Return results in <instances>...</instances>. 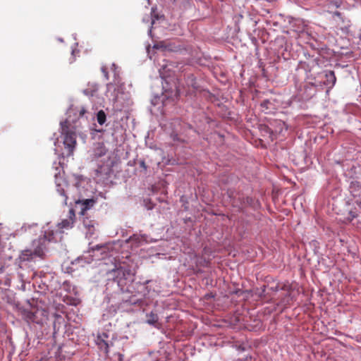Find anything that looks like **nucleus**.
Masks as SVG:
<instances>
[{
	"instance_id": "f257e3e1",
	"label": "nucleus",
	"mask_w": 361,
	"mask_h": 361,
	"mask_svg": "<svg viewBox=\"0 0 361 361\" xmlns=\"http://www.w3.org/2000/svg\"><path fill=\"white\" fill-rule=\"evenodd\" d=\"M87 111L85 106L69 107L65 121H60L61 142H54L55 154L63 158L73 155L76 145V136L83 135L82 130L88 127Z\"/></svg>"
},
{
	"instance_id": "f03ea898",
	"label": "nucleus",
	"mask_w": 361,
	"mask_h": 361,
	"mask_svg": "<svg viewBox=\"0 0 361 361\" xmlns=\"http://www.w3.org/2000/svg\"><path fill=\"white\" fill-rule=\"evenodd\" d=\"M73 222L69 220H63L58 226L47 223L42 226L40 233L37 238L32 240L29 248L21 251L19 255L20 263L35 261L37 258H44L47 253L52 248V245L61 241L63 231L61 228L72 227Z\"/></svg>"
},
{
	"instance_id": "7ed1b4c3",
	"label": "nucleus",
	"mask_w": 361,
	"mask_h": 361,
	"mask_svg": "<svg viewBox=\"0 0 361 361\" xmlns=\"http://www.w3.org/2000/svg\"><path fill=\"white\" fill-rule=\"evenodd\" d=\"M105 293L107 296L130 292V283L133 281L134 273L131 269L121 265L114 264V268L106 272Z\"/></svg>"
},
{
	"instance_id": "20e7f679",
	"label": "nucleus",
	"mask_w": 361,
	"mask_h": 361,
	"mask_svg": "<svg viewBox=\"0 0 361 361\" xmlns=\"http://www.w3.org/2000/svg\"><path fill=\"white\" fill-rule=\"evenodd\" d=\"M160 82L162 86V92L161 94H154L151 99V104L154 109L160 112L161 114H164V108L173 102V97L175 95L176 86L172 82V80L169 78L170 73L165 76L164 73L159 70Z\"/></svg>"
},
{
	"instance_id": "39448f33",
	"label": "nucleus",
	"mask_w": 361,
	"mask_h": 361,
	"mask_svg": "<svg viewBox=\"0 0 361 361\" xmlns=\"http://www.w3.org/2000/svg\"><path fill=\"white\" fill-rule=\"evenodd\" d=\"M75 187L79 193L78 199L73 198L74 204H75L76 209H79V215L85 216V212L92 208L97 202V198L94 196L89 195L85 189V185H88V182L82 176H75Z\"/></svg>"
},
{
	"instance_id": "423d86ee",
	"label": "nucleus",
	"mask_w": 361,
	"mask_h": 361,
	"mask_svg": "<svg viewBox=\"0 0 361 361\" xmlns=\"http://www.w3.org/2000/svg\"><path fill=\"white\" fill-rule=\"evenodd\" d=\"M33 286L38 293L45 295L59 290L61 282L54 273H40L35 276Z\"/></svg>"
},
{
	"instance_id": "0eeeda50",
	"label": "nucleus",
	"mask_w": 361,
	"mask_h": 361,
	"mask_svg": "<svg viewBox=\"0 0 361 361\" xmlns=\"http://www.w3.org/2000/svg\"><path fill=\"white\" fill-rule=\"evenodd\" d=\"M56 172L54 173L55 177V183H56V192L59 194V195L61 197V202L63 205H69L71 206V208L69 209V214L70 218L71 219L73 216H75V214L77 213L79 215V211L80 209H76L75 204L74 207H72V202H70L69 204L68 203V197L67 195V188H68V185L61 176V169H59V167H56Z\"/></svg>"
},
{
	"instance_id": "6e6552de",
	"label": "nucleus",
	"mask_w": 361,
	"mask_h": 361,
	"mask_svg": "<svg viewBox=\"0 0 361 361\" xmlns=\"http://www.w3.org/2000/svg\"><path fill=\"white\" fill-rule=\"evenodd\" d=\"M180 121L178 118L172 119L162 118L159 121V126L166 134H169L170 137L174 142H179L180 139L178 137V132Z\"/></svg>"
},
{
	"instance_id": "1a4fd4ad",
	"label": "nucleus",
	"mask_w": 361,
	"mask_h": 361,
	"mask_svg": "<svg viewBox=\"0 0 361 361\" xmlns=\"http://www.w3.org/2000/svg\"><path fill=\"white\" fill-rule=\"evenodd\" d=\"M150 282V280H147L140 285L142 290L138 293V295H131L128 298H123L122 301L124 304L135 305V306H142L145 303V298L149 293V290H148L146 285Z\"/></svg>"
},
{
	"instance_id": "9d476101",
	"label": "nucleus",
	"mask_w": 361,
	"mask_h": 361,
	"mask_svg": "<svg viewBox=\"0 0 361 361\" xmlns=\"http://www.w3.org/2000/svg\"><path fill=\"white\" fill-rule=\"evenodd\" d=\"M114 91L116 94L111 99L114 108L116 110L120 111L130 104V95L128 93L121 92V87H118Z\"/></svg>"
},
{
	"instance_id": "9b49d317",
	"label": "nucleus",
	"mask_w": 361,
	"mask_h": 361,
	"mask_svg": "<svg viewBox=\"0 0 361 361\" xmlns=\"http://www.w3.org/2000/svg\"><path fill=\"white\" fill-rule=\"evenodd\" d=\"M107 149L103 142H94L88 150V157L91 161H96L106 154Z\"/></svg>"
},
{
	"instance_id": "f8f14e48",
	"label": "nucleus",
	"mask_w": 361,
	"mask_h": 361,
	"mask_svg": "<svg viewBox=\"0 0 361 361\" xmlns=\"http://www.w3.org/2000/svg\"><path fill=\"white\" fill-rule=\"evenodd\" d=\"M122 242L120 241H113L112 243H109L106 244H99L95 246L91 247L90 249L92 252L100 251L102 255H104L107 256V252L113 250L114 245H118V247L122 246Z\"/></svg>"
},
{
	"instance_id": "ddd939ff",
	"label": "nucleus",
	"mask_w": 361,
	"mask_h": 361,
	"mask_svg": "<svg viewBox=\"0 0 361 361\" xmlns=\"http://www.w3.org/2000/svg\"><path fill=\"white\" fill-rule=\"evenodd\" d=\"M126 243L132 242L134 243L135 246H140L144 243H149L152 242H156V240H153L152 238H150L146 234H133L129 238L126 240Z\"/></svg>"
},
{
	"instance_id": "4468645a",
	"label": "nucleus",
	"mask_w": 361,
	"mask_h": 361,
	"mask_svg": "<svg viewBox=\"0 0 361 361\" xmlns=\"http://www.w3.org/2000/svg\"><path fill=\"white\" fill-rule=\"evenodd\" d=\"M185 82L188 87H192L195 91L201 92L204 90L200 80H198L192 73L185 75Z\"/></svg>"
},
{
	"instance_id": "2eb2a0df",
	"label": "nucleus",
	"mask_w": 361,
	"mask_h": 361,
	"mask_svg": "<svg viewBox=\"0 0 361 361\" xmlns=\"http://www.w3.org/2000/svg\"><path fill=\"white\" fill-rule=\"evenodd\" d=\"M349 192L355 200H361V182L356 180H351Z\"/></svg>"
},
{
	"instance_id": "dca6fc26",
	"label": "nucleus",
	"mask_w": 361,
	"mask_h": 361,
	"mask_svg": "<svg viewBox=\"0 0 361 361\" xmlns=\"http://www.w3.org/2000/svg\"><path fill=\"white\" fill-rule=\"evenodd\" d=\"M82 217L83 226L87 229L86 237L88 235L92 237L94 233V224L95 221L85 216H80Z\"/></svg>"
},
{
	"instance_id": "f3484780",
	"label": "nucleus",
	"mask_w": 361,
	"mask_h": 361,
	"mask_svg": "<svg viewBox=\"0 0 361 361\" xmlns=\"http://www.w3.org/2000/svg\"><path fill=\"white\" fill-rule=\"evenodd\" d=\"M325 80L323 81L324 84L328 87L331 89L336 84V78L333 71H324Z\"/></svg>"
},
{
	"instance_id": "a211bd4d",
	"label": "nucleus",
	"mask_w": 361,
	"mask_h": 361,
	"mask_svg": "<svg viewBox=\"0 0 361 361\" xmlns=\"http://www.w3.org/2000/svg\"><path fill=\"white\" fill-rule=\"evenodd\" d=\"M38 227V224L37 223H25L21 226V228L17 231L18 233H32V232L36 231Z\"/></svg>"
},
{
	"instance_id": "6ab92c4d",
	"label": "nucleus",
	"mask_w": 361,
	"mask_h": 361,
	"mask_svg": "<svg viewBox=\"0 0 361 361\" xmlns=\"http://www.w3.org/2000/svg\"><path fill=\"white\" fill-rule=\"evenodd\" d=\"M161 47L165 51L177 52L181 49L180 45H176L171 42L164 41L161 42Z\"/></svg>"
},
{
	"instance_id": "aec40b11",
	"label": "nucleus",
	"mask_w": 361,
	"mask_h": 361,
	"mask_svg": "<svg viewBox=\"0 0 361 361\" xmlns=\"http://www.w3.org/2000/svg\"><path fill=\"white\" fill-rule=\"evenodd\" d=\"M59 290H63L69 294H76V288L75 286H73L68 281H64L62 283H61V287Z\"/></svg>"
},
{
	"instance_id": "412c9836",
	"label": "nucleus",
	"mask_w": 361,
	"mask_h": 361,
	"mask_svg": "<svg viewBox=\"0 0 361 361\" xmlns=\"http://www.w3.org/2000/svg\"><path fill=\"white\" fill-rule=\"evenodd\" d=\"M96 343L100 349L103 350L105 353H108L109 346L113 345L111 341L104 340V338H99V336L97 337Z\"/></svg>"
},
{
	"instance_id": "4be33fe9",
	"label": "nucleus",
	"mask_w": 361,
	"mask_h": 361,
	"mask_svg": "<svg viewBox=\"0 0 361 361\" xmlns=\"http://www.w3.org/2000/svg\"><path fill=\"white\" fill-rule=\"evenodd\" d=\"M158 320L159 316L157 314L154 313L152 311L150 313L147 314V324L156 327L158 323Z\"/></svg>"
},
{
	"instance_id": "5701e85b",
	"label": "nucleus",
	"mask_w": 361,
	"mask_h": 361,
	"mask_svg": "<svg viewBox=\"0 0 361 361\" xmlns=\"http://www.w3.org/2000/svg\"><path fill=\"white\" fill-rule=\"evenodd\" d=\"M92 260H93V259L91 257L90 255L88 257H86L85 256H80V257H78L77 259H75L72 262V264H79L80 266L84 267V265L85 264H90Z\"/></svg>"
},
{
	"instance_id": "b1692460",
	"label": "nucleus",
	"mask_w": 361,
	"mask_h": 361,
	"mask_svg": "<svg viewBox=\"0 0 361 361\" xmlns=\"http://www.w3.org/2000/svg\"><path fill=\"white\" fill-rule=\"evenodd\" d=\"M98 85L96 83L92 84L90 87L83 90L82 92L87 97H93L98 91Z\"/></svg>"
},
{
	"instance_id": "393cba45",
	"label": "nucleus",
	"mask_w": 361,
	"mask_h": 361,
	"mask_svg": "<svg viewBox=\"0 0 361 361\" xmlns=\"http://www.w3.org/2000/svg\"><path fill=\"white\" fill-rule=\"evenodd\" d=\"M22 315L27 322H35V315L32 312L23 309L22 310Z\"/></svg>"
},
{
	"instance_id": "a878e982",
	"label": "nucleus",
	"mask_w": 361,
	"mask_h": 361,
	"mask_svg": "<svg viewBox=\"0 0 361 361\" xmlns=\"http://www.w3.org/2000/svg\"><path fill=\"white\" fill-rule=\"evenodd\" d=\"M97 121L101 126L104 125L106 121V114L103 110H99L97 113Z\"/></svg>"
},
{
	"instance_id": "bb28decb",
	"label": "nucleus",
	"mask_w": 361,
	"mask_h": 361,
	"mask_svg": "<svg viewBox=\"0 0 361 361\" xmlns=\"http://www.w3.org/2000/svg\"><path fill=\"white\" fill-rule=\"evenodd\" d=\"M118 66L114 63H113L111 64V70L114 73V81L115 82H118V78L119 77V71H118Z\"/></svg>"
},
{
	"instance_id": "cd10ccee",
	"label": "nucleus",
	"mask_w": 361,
	"mask_h": 361,
	"mask_svg": "<svg viewBox=\"0 0 361 361\" xmlns=\"http://www.w3.org/2000/svg\"><path fill=\"white\" fill-rule=\"evenodd\" d=\"M343 0H329V8H340L342 5Z\"/></svg>"
},
{
	"instance_id": "c85d7f7f",
	"label": "nucleus",
	"mask_w": 361,
	"mask_h": 361,
	"mask_svg": "<svg viewBox=\"0 0 361 361\" xmlns=\"http://www.w3.org/2000/svg\"><path fill=\"white\" fill-rule=\"evenodd\" d=\"M4 269H5V267L1 263H0V284H2L4 283L6 285H8V283L6 282V281H4V278L2 277V276L4 274Z\"/></svg>"
},
{
	"instance_id": "c756f323",
	"label": "nucleus",
	"mask_w": 361,
	"mask_h": 361,
	"mask_svg": "<svg viewBox=\"0 0 361 361\" xmlns=\"http://www.w3.org/2000/svg\"><path fill=\"white\" fill-rule=\"evenodd\" d=\"M78 51H79L75 47H72L71 58L70 59V63H72L75 61V53L78 52Z\"/></svg>"
},
{
	"instance_id": "7c9ffc66",
	"label": "nucleus",
	"mask_w": 361,
	"mask_h": 361,
	"mask_svg": "<svg viewBox=\"0 0 361 361\" xmlns=\"http://www.w3.org/2000/svg\"><path fill=\"white\" fill-rule=\"evenodd\" d=\"M138 164H139L140 168H142L145 172L147 171V166L144 159H140L138 161Z\"/></svg>"
},
{
	"instance_id": "2f4dec72",
	"label": "nucleus",
	"mask_w": 361,
	"mask_h": 361,
	"mask_svg": "<svg viewBox=\"0 0 361 361\" xmlns=\"http://www.w3.org/2000/svg\"><path fill=\"white\" fill-rule=\"evenodd\" d=\"M151 24L153 25L155 22V20H157L159 18L158 15L154 13V8H152V13H151Z\"/></svg>"
},
{
	"instance_id": "473e14b6",
	"label": "nucleus",
	"mask_w": 361,
	"mask_h": 361,
	"mask_svg": "<svg viewBox=\"0 0 361 361\" xmlns=\"http://www.w3.org/2000/svg\"><path fill=\"white\" fill-rule=\"evenodd\" d=\"M269 104H271V102L269 99H264L262 102L261 106L263 109H268Z\"/></svg>"
},
{
	"instance_id": "72a5a7b5",
	"label": "nucleus",
	"mask_w": 361,
	"mask_h": 361,
	"mask_svg": "<svg viewBox=\"0 0 361 361\" xmlns=\"http://www.w3.org/2000/svg\"><path fill=\"white\" fill-rule=\"evenodd\" d=\"M253 202V199L250 197H246L245 198L243 199V203H246L249 205H252Z\"/></svg>"
},
{
	"instance_id": "f704fd0d",
	"label": "nucleus",
	"mask_w": 361,
	"mask_h": 361,
	"mask_svg": "<svg viewBox=\"0 0 361 361\" xmlns=\"http://www.w3.org/2000/svg\"><path fill=\"white\" fill-rule=\"evenodd\" d=\"M98 336H99V338H104V340H108V338H109L108 334L105 333V332H103L102 334H99Z\"/></svg>"
},
{
	"instance_id": "c9c22d12",
	"label": "nucleus",
	"mask_w": 361,
	"mask_h": 361,
	"mask_svg": "<svg viewBox=\"0 0 361 361\" xmlns=\"http://www.w3.org/2000/svg\"><path fill=\"white\" fill-rule=\"evenodd\" d=\"M102 72L103 73L105 79L108 80L109 79L108 72L106 71V69L104 67L102 68Z\"/></svg>"
},
{
	"instance_id": "e433bc0d",
	"label": "nucleus",
	"mask_w": 361,
	"mask_h": 361,
	"mask_svg": "<svg viewBox=\"0 0 361 361\" xmlns=\"http://www.w3.org/2000/svg\"><path fill=\"white\" fill-rule=\"evenodd\" d=\"M252 359V357L250 355H247L244 358H238L237 360H235V361H248V360H250Z\"/></svg>"
},
{
	"instance_id": "4c0bfd02",
	"label": "nucleus",
	"mask_w": 361,
	"mask_h": 361,
	"mask_svg": "<svg viewBox=\"0 0 361 361\" xmlns=\"http://www.w3.org/2000/svg\"><path fill=\"white\" fill-rule=\"evenodd\" d=\"M27 286H30V283H23L20 286V289L23 290V291H25L26 289H27Z\"/></svg>"
},
{
	"instance_id": "58836bf2",
	"label": "nucleus",
	"mask_w": 361,
	"mask_h": 361,
	"mask_svg": "<svg viewBox=\"0 0 361 361\" xmlns=\"http://www.w3.org/2000/svg\"><path fill=\"white\" fill-rule=\"evenodd\" d=\"M349 214L351 216V219H353L357 217V214L353 211H350Z\"/></svg>"
},
{
	"instance_id": "ea45409f",
	"label": "nucleus",
	"mask_w": 361,
	"mask_h": 361,
	"mask_svg": "<svg viewBox=\"0 0 361 361\" xmlns=\"http://www.w3.org/2000/svg\"><path fill=\"white\" fill-rule=\"evenodd\" d=\"M333 16H337V17H338L341 19V17H342L341 13L339 12V11H337L333 13Z\"/></svg>"
},
{
	"instance_id": "a19ab883",
	"label": "nucleus",
	"mask_w": 361,
	"mask_h": 361,
	"mask_svg": "<svg viewBox=\"0 0 361 361\" xmlns=\"http://www.w3.org/2000/svg\"><path fill=\"white\" fill-rule=\"evenodd\" d=\"M355 203L361 208V199L360 200H355Z\"/></svg>"
},
{
	"instance_id": "79ce46f5",
	"label": "nucleus",
	"mask_w": 361,
	"mask_h": 361,
	"mask_svg": "<svg viewBox=\"0 0 361 361\" xmlns=\"http://www.w3.org/2000/svg\"><path fill=\"white\" fill-rule=\"evenodd\" d=\"M245 350V348L241 345H239L238 348V350H239V351H244Z\"/></svg>"
},
{
	"instance_id": "37998d69",
	"label": "nucleus",
	"mask_w": 361,
	"mask_h": 361,
	"mask_svg": "<svg viewBox=\"0 0 361 361\" xmlns=\"http://www.w3.org/2000/svg\"><path fill=\"white\" fill-rule=\"evenodd\" d=\"M123 355L121 354H118V360L121 361L123 360Z\"/></svg>"
},
{
	"instance_id": "c03bdc74",
	"label": "nucleus",
	"mask_w": 361,
	"mask_h": 361,
	"mask_svg": "<svg viewBox=\"0 0 361 361\" xmlns=\"http://www.w3.org/2000/svg\"><path fill=\"white\" fill-rule=\"evenodd\" d=\"M57 40L59 42H63V39L62 37H57Z\"/></svg>"
},
{
	"instance_id": "a18cd8bd",
	"label": "nucleus",
	"mask_w": 361,
	"mask_h": 361,
	"mask_svg": "<svg viewBox=\"0 0 361 361\" xmlns=\"http://www.w3.org/2000/svg\"><path fill=\"white\" fill-rule=\"evenodd\" d=\"M148 34H149V35H151V34H152V27H150V28L149 29V30H148Z\"/></svg>"
},
{
	"instance_id": "49530a36",
	"label": "nucleus",
	"mask_w": 361,
	"mask_h": 361,
	"mask_svg": "<svg viewBox=\"0 0 361 361\" xmlns=\"http://www.w3.org/2000/svg\"><path fill=\"white\" fill-rule=\"evenodd\" d=\"M271 290L276 291L278 290V288L277 286H276L275 288H271Z\"/></svg>"
},
{
	"instance_id": "de8ad7c7",
	"label": "nucleus",
	"mask_w": 361,
	"mask_h": 361,
	"mask_svg": "<svg viewBox=\"0 0 361 361\" xmlns=\"http://www.w3.org/2000/svg\"><path fill=\"white\" fill-rule=\"evenodd\" d=\"M73 38H74L75 39H76V35H75V34H73Z\"/></svg>"
},
{
	"instance_id": "09e8293b",
	"label": "nucleus",
	"mask_w": 361,
	"mask_h": 361,
	"mask_svg": "<svg viewBox=\"0 0 361 361\" xmlns=\"http://www.w3.org/2000/svg\"><path fill=\"white\" fill-rule=\"evenodd\" d=\"M143 21H147L148 22V19H146L145 18H143Z\"/></svg>"
},
{
	"instance_id": "8fccbe9b",
	"label": "nucleus",
	"mask_w": 361,
	"mask_h": 361,
	"mask_svg": "<svg viewBox=\"0 0 361 361\" xmlns=\"http://www.w3.org/2000/svg\"><path fill=\"white\" fill-rule=\"evenodd\" d=\"M265 291V286H264V288L262 289V294Z\"/></svg>"
},
{
	"instance_id": "3c124183",
	"label": "nucleus",
	"mask_w": 361,
	"mask_h": 361,
	"mask_svg": "<svg viewBox=\"0 0 361 361\" xmlns=\"http://www.w3.org/2000/svg\"><path fill=\"white\" fill-rule=\"evenodd\" d=\"M78 44L77 42H75V43L74 44V46L76 47L78 46Z\"/></svg>"
},
{
	"instance_id": "603ef678",
	"label": "nucleus",
	"mask_w": 361,
	"mask_h": 361,
	"mask_svg": "<svg viewBox=\"0 0 361 361\" xmlns=\"http://www.w3.org/2000/svg\"><path fill=\"white\" fill-rule=\"evenodd\" d=\"M157 47H158L157 44L154 45V48H157Z\"/></svg>"
},
{
	"instance_id": "864d4df0",
	"label": "nucleus",
	"mask_w": 361,
	"mask_h": 361,
	"mask_svg": "<svg viewBox=\"0 0 361 361\" xmlns=\"http://www.w3.org/2000/svg\"><path fill=\"white\" fill-rule=\"evenodd\" d=\"M241 210H242L241 207H238V211H241Z\"/></svg>"
},
{
	"instance_id": "5fc2aeb1",
	"label": "nucleus",
	"mask_w": 361,
	"mask_h": 361,
	"mask_svg": "<svg viewBox=\"0 0 361 361\" xmlns=\"http://www.w3.org/2000/svg\"><path fill=\"white\" fill-rule=\"evenodd\" d=\"M111 84H107V87H109Z\"/></svg>"
}]
</instances>
